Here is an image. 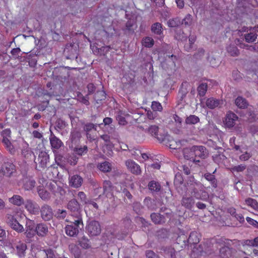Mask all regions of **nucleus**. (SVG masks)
I'll list each match as a JSON object with an SVG mask.
<instances>
[{"mask_svg": "<svg viewBox=\"0 0 258 258\" xmlns=\"http://www.w3.org/2000/svg\"><path fill=\"white\" fill-rule=\"evenodd\" d=\"M147 131L152 136L156 138L158 141L166 146H169L171 149H176L180 147V141L175 142V145H174L173 140H171V137L168 134H160L158 135L159 127L156 125H151Z\"/></svg>", "mask_w": 258, "mask_h": 258, "instance_id": "nucleus-1", "label": "nucleus"}, {"mask_svg": "<svg viewBox=\"0 0 258 258\" xmlns=\"http://www.w3.org/2000/svg\"><path fill=\"white\" fill-rule=\"evenodd\" d=\"M7 224L12 229L18 233H22L24 231L23 226L20 224L15 217L11 214H7L6 216Z\"/></svg>", "mask_w": 258, "mask_h": 258, "instance_id": "nucleus-2", "label": "nucleus"}, {"mask_svg": "<svg viewBox=\"0 0 258 258\" xmlns=\"http://www.w3.org/2000/svg\"><path fill=\"white\" fill-rule=\"evenodd\" d=\"M36 224L34 221L28 219L26 223L25 232L24 234L27 238V240L29 242L31 241V239L34 238L36 234Z\"/></svg>", "mask_w": 258, "mask_h": 258, "instance_id": "nucleus-3", "label": "nucleus"}, {"mask_svg": "<svg viewBox=\"0 0 258 258\" xmlns=\"http://www.w3.org/2000/svg\"><path fill=\"white\" fill-rule=\"evenodd\" d=\"M86 228L88 234L92 236L99 235L101 231V228L99 223L95 220L89 221Z\"/></svg>", "mask_w": 258, "mask_h": 258, "instance_id": "nucleus-4", "label": "nucleus"}, {"mask_svg": "<svg viewBox=\"0 0 258 258\" xmlns=\"http://www.w3.org/2000/svg\"><path fill=\"white\" fill-rule=\"evenodd\" d=\"M67 208L71 216L82 215L81 205L76 199L70 200L68 203Z\"/></svg>", "mask_w": 258, "mask_h": 258, "instance_id": "nucleus-5", "label": "nucleus"}, {"mask_svg": "<svg viewBox=\"0 0 258 258\" xmlns=\"http://www.w3.org/2000/svg\"><path fill=\"white\" fill-rule=\"evenodd\" d=\"M63 54L67 59H75L78 61V49L76 46L72 44H67L63 50Z\"/></svg>", "mask_w": 258, "mask_h": 258, "instance_id": "nucleus-6", "label": "nucleus"}, {"mask_svg": "<svg viewBox=\"0 0 258 258\" xmlns=\"http://www.w3.org/2000/svg\"><path fill=\"white\" fill-rule=\"evenodd\" d=\"M15 171V166L12 163L5 162L0 169V176L10 177Z\"/></svg>", "mask_w": 258, "mask_h": 258, "instance_id": "nucleus-7", "label": "nucleus"}, {"mask_svg": "<svg viewBox=\"0 0 258 258\" xmlns=\"http://www.w3.org/2000/svg\"><path fill=\"white\" fill-rule=\"evenodd\" d=\"M41 216L45 221H49L53 218V213L51 207L47 204L43 205L40 209Z\"/></svg>", "mask_w": 258, "mask_h": 258, "instance_id": "nucleus-8", "label": "nucleus"}, {"mask_svg": "<svg viewBox=\"0 0 258 258\" xmlns=\"http://www.w3.org/2000/svg\"><path fill=\"white\" fill-rule=\"evenodd\" d=\"M25 207L30 214L33 215L38 214L40 209L37 203L30 199L26 201Z\"/></svg>", "mask_w": 258, "mask_h": 258, "instance_id": "nucleus-9", "label": "nucleus"}, {"mask_svg": "<svg viewBox=\"0 0 258 258\" xmlns=\"http://www.w3.org/2000/svg\"><path fill=\"white\" fill-rule=\"evenodd\" d=\"M71 217L72 218L69 220H66V221L70 222L71 223L70 225L73 227L82 230L84 228L82 215H81Z\"/></svg>", "mask_w": 258, "mask_h": 258, "instance_id": "nucleus-10", "label": "nucleus"}, {"mask_svg": "<svg viewBox=\"0 0 258 258\" xmlns=\"http://www.w3.org/2000/svg\"><path fill=\"white\" fill-rule=\"evenodd\" d=\"M192 150L194 151L195 156L205 159L209 155L208 150L203 146H193Z\"/></svg>", "mask_w": 258, "mask_h": 258, "instance_id": "nucleus-11", "label": "nucleus"}, {"mask_svg": "<svg viewBox=\"0 0 258 258\" xmlns=\"http://www.w3.org/2000/svg\"><path fill=\"white\" fill-rule=\"evenodd\" d=\"M36 234L41 237H46L48 234V228L46 224L40 223L36 224Z\"/></svg>", "mask_w": 258, "mask_h": 258, "instance_id": "nucleus-12", "label": "nucleus"}, {"mask_svg": "<svg viewBox=\"0 0 258 258\" xmlns=\"http://www.w3.org/2000/svg\"><path fill=\"white\" fill-rule=\"evenodd\" d=\"M217 150L218 151L215 152L212 156V158L215 163L219 164L225 161L227 158L223 154L224 149L221 147H218Z\"/></svg>", "mask_w": 258, "mask_h": 258, "instance_id": "nucleus-13", "label": "nucleus"}, {"mask_svg": "<svg viewBox=\"0 0 258 258\" xmlns=\"http://www.w3.org/2000/svg\"><path fill=\"white\" fill-rule=\"evenodd\" d=\"M49 155L45 152H41L38 156L37 161L39 166L41 168H45L47 167V164L49 161Z\"/></svg>", "mask_w": 258, "mask_h": 258, "instance_id": "nucleus-14", "label": "nucleus"}, {"mask_svg": "<svg viewBox=\"0 0 258 258\" xmlns=\"http://www.w3.org/2000/svg\"><path fill=\"white\" fill-rule=\"evenodd\" d=\"M125 165L132 173L135 174H140L141 172L140 167L132 160H128L125 162Z\"/></svg>", "mask_w": 258, "mask_h": 258, "instance_id": "nucleus-15", "label": "nucleus"}, {"mask_svg": "<svg viewBox=\"0 0 258 258\" xmlns=\"http://www.w3.org/2000/svg\"><path fill=\"white\" fill-rule=\"evenodd\" d=\"M83 178L78 174L72 176L69 179V184L74 188L80 187L83 183Z\"/></svg>", "mask_w": 258, "mask_h": 258, "instance_id": "nucleus-16", "label": "nucleus"}, {"mask_svg": "<svg viewBox=\"0 0 258 258\" xmlns=\"http://www.w3.org/2000/svg\"><path fill=\"white\" fill-rule=\"evenodd\" d=\"M238 119L237 116L232 112L227 114L225 120V125L229 128L233 127L235 124V121Z\"/></svg>", "mask_w": 258, "mask_h": 258, "instance_id": "nucleus-17", "label": "nucleus"}, {"mask_svg": "<svg viewBox=\"0 0 258 258\" xmlns=\"http://www.w3.org/2000/svg\"><path fill=\"white\" fill-rule=\"evenodd\" d=\"M194 197L199 201H203L209 199L208 194L204 190H198L195 188L192 192Z\"/></svg>", "mask_w": 258, "mask_h": 258, "instance_id": "nucleus-18", "label": "nucleus"}, {"mask_svg": "<svg viewBox=\"0 0 258 258\" xmlns=\"http://www.w3.org/2000/svg\"><path fill=\"white\" fill-rule=\"evenodd\" d=\"M50 132L51 134L49 139L51 147L53 149H59L63 146V143L60 139L57 138L51 131Z\"/></svg>", "mask_w": 258, "mask_h": 258, "instance_id": "nucleus-19", "label": "nucleus"}, {"mask_svg": "<svg viewBox=\"0 0 258 258\" xmlns=\"http://www.w3.org/2000/svg\"><path fill=\"white\" fill-rule=\"evenodd\" d=\"M152 221L157 225H162L166 223L164 217L159 213H152L150 215Z\"/></svg>", "mask_w": 258, "mask_h": 258, "instance_id": "nucleus-20", "label": "nucleus"}, {"mask_svg": "<svg viewBox=\"0 0 258 258\" xmlns=\"http://www.w3.org/2000/svg\"><path fill=\"white\" fill-rule=\"evenodd\" d=\"M204 252L206 254H211L217 250V247L214 246L212 241H207L203 243Z\"/></svg>", "mask_w": 258, "mask_h": 258, "instance_id": "nucleus-21", "label": "nucleus"}, {"mask_svg": "<svg viewBox=\"0 0 258 258\" xmlns=\"http://www.w3.org/2000/svg\"><path fill=\"white\" fill-rule=\"evenodd\" d=\"M181 205L187 209H191L195 202L192 197H183L181 200Z\"/></svg>", "mask_w": 258, "mask_h": 258, "instance_id": "nucleus-22", "label": "nucleus"}, {"mask_svg": "<svg viewBox=\"0 0 258 258\" xmlns=\"http://www.w3.org/2000/svg\"><path fill=\"white\" fill-rule=\"evenodd\" d=\"M168 57V59H166L161 63L162 68L165 70H168L170 67L175 65V62L174 60L177 59L176 56L173 54L169 55Z\"/></svg>", "mask_w": 258, "mask_h": 258, "instance_id": "nucleus-23", "label": "nucleus"}, {"mask_svg": "<svg viewBox=\"0 0 258 258\" xmlns=\"http://www.w3.org/2000/svg\"><path fill=\"white\" fill-rule=\"evenodd\" d=\"M64 229L66 234L70 237L77 236L79 232L81 231L71 225H67Z\"/></svg>", "mask_w": 258, "mask_h": 258, "instance_id": "nucleus-24", "label": "nucleus"}, {"mask_svg": "<svg viewBox=\"0 0 258 258\" xmlns=\"http://www.w3.org/2000/svg\"><path fill=\"white\" fill-rule=\"evenodd\" d=\"M135 22L134 20L129 19L126 23L125 26L122 29L126 35L132 34L134 33L133 26Z\"/></svg>", "mask_w": 258, "mask_h": 258, "instance_id": "nucleus-25", "label": "nucleus"}, {"mask_svg": "<svg viewBox=\"0 0 258 258\" xmlns=\"http://www.w3.org/2000/svg\"><path fill=\"white\" fill-rule=\"evenodd\" d=\"M188 36L184 33L182 29L180 28H177L175 30L174 38L178 41H186Z\"/></svg>", "mask_w": 258, "mask_h": 258, "instance_id": "nucleus-26", "label": "nucleus"}, {"mask_svg": "<svg viewBox=\"0 0 258 258\" xmlns=\"http://www.w3.org/2000/svg\"><path fill=\"white\" fill-rule=\"evenodd\" d=\"M151 30L154 34L161 36L163 31L162 25L159 22L154 23L151 25Z\"/></svg>", "mask_w": 258, "mask_h": 258, "instance_id": "nucleus-27", "label": "nucleus"}, {"mask_svg": "<svg viewBox=\"0 0 258 258\" xmlns=\"http://www.w3.org/2000/svg\"><path fill=\"white\" fill-rule=\"evenodd\" d=\"M159 213L163 215L166 221L170 220L172 217V212L171 210L166 207H162L159 210Z\"/></svg>", "mask_w": 258, "mask_h": 258, "instance_id": "nucleus-28", "label": "nucleus"}, {"mask_svg": "<svg viewBox=\"0 0 258 258\" xmlns=\"http://www.w3.org/2000/svg\"><path fill=\"white\" fill-rule=\"evenodd\" d=\"M9 202L17 206H20L25 203L23 198L17 195H14L12 198H10Z\"/></svg>", "mask_w": 258, "mask_h": 258, "instance_id": "nucleus-29", "label": "nucleus"}, {"mask_svg": "<svg viewBox=\"0 0 258 258\" xmlns=\"http://www.w3.org/2000/svg\"><path fill=\"white\" fill-rule=\"evenodd\" d=\"M236 105L240 109L247 108L248 103L247 100L241 96H238L235 100Z\"/></svg>", "mask_w": 258, "mask_h": 258, "instance_id": "nucleus-30", "label": "nucleus"}, {"mask_svg": "<svg viewBox=\"0 0 258 258\" xmlns=\"http://www.w3.org/2000/svg\"><path fill=\"white\" fill-rule=\"evenodd\" d=\"M180 25L184 27L190 26L192 23V16L189 14H187L183 19H180Z\"/></svg>", "mask_w": 258, "mask_h": 258, "instance_id": "nucleus-31", "label": "nucleus"}, {"mask_svg": "<svg viewBox=\"0 0 258 258\" xmlns=\"http://www.w3.org/2000/svg\"><path fill=\"white\" fill-rule=\"evenodd\" d=\"M221 101L215 99L213 98H209L207 100L206 104L207 106L210 109H214L220 104Z\"/></svg>", "mask_w": 258, "mask_h": 258, "instance_id": "nucleus-32", "label": "nucleus"}, {"mask_svg": "<svg viewBox=\"0 0 258 258\" xmlns=\"http://www.w3.org/2000/svg\"><path fill=\"white\" fill-rule=\"evenodd\" d=\"M176 243L180 245L182 248L185 247L187 246V236L183 233L180 234L177 237Z\"/></svg>", "mask_w": 258, "mask_h": 258, "instance_id": "nucleus-33", "label": "nucleus"}, {"mask_svg": "<svg viewBox=\"0 0 258 258\" xmlns=\"http://www.w3.org/2000/svg\"><path fill=\"white\" fill-rule=\"evenodd\" d=\"M17 253L19 257H24L25 251L27 249V245L25 243H20L16 246Z\"/></svg>", "mask_w": 258, "mask_h": 258, "instance_id": "nucleus-34", "label": "nucleus"}, {"mask_svg": "<svg viewBox=\"0 0 258 258\" xmlns=\"http://www.w3.org/2000/svg\"><path fill=\"white\" fill-rule=\"evenodd\" d=\"M149 189L155 192H158L161 190V185L155 180H152L148 184Z\"/></svg>", "mask_w": 258, "mask_h": 258, "instance_id": "nucleus-35", "label": "nucleus"}, {"mask_svg": "<svg viewBox=\"0 0 258 258\" xmlns=\"http://www.w3.org/2000/svg\"><path fill=\"white\" fill-rule=\"evenodd\" d=\"M103 193L107 195L111 192L113 186L109 180H105L103 183Z\"/></svg>", "mask_w": 258, "mask_h": 258, "instance_id": "nucleus-36", "label": "nucleus"}, {"mask_svg": "<svg viewBox=\"0 0 258 258\" xmlns=\"http://www.w3.org/2000/svg\"><path fill=\"white\" fill-rule=\"evenodd\" d=\"M207 59L211 67H215L218 66L219 60L216 58L213 52L208 54Z\"/></svg>", "mask_w": 258, "mask_h": 258, "instance_id": "nucleus-37", "label": "nucleus"}, {"mask_svg": "<svg viewBox=\"0 0 258 258\" xmlns=\"http://www.w3.org/2000/svg\"><path fill=\"white\" fill-rule=\"evenodd\" d=\"M38 193L40 198L44 201H48L50 198L49 193L45 189L42 188H38Z\"/></svg>", "mask_w": 258, "mask_h": 258, "instance_id": "nucleus-38", "label": "nucleus"}, {"mask_svg": "<svg viewBox=\"0 0 258 258\" xmlns=\"http://www.w3.org/2000/svg\"><path fill=\"white\" fill-rule=\"evenodd\" d=\"M106 98L105 92L102 91H97L94 95V99L97 103H99V102L104 100Z\"/></svg>", "mask_w": 258, "mask_h": 258, "instance_id": "nucleus-39", "label": "nucleus"}, {"mask_svg": "<svg viewBox=\"0 0 258 258\" xmlns=\"http://www.w3.org/2000/svg\"><path fill=\"white\" fill-rule=\"evenodd\" d=\"M196 207L200 210H204L210 205V200L199 201L195 203Z\"/></svg>", "mask_w": 258, "mask_h": 258, "instance_id": "nucleus-40", "label": "nucleus"}, {"mask_svg": "<svg viewBox=\"0 0 258 258\" xmlns=\"http://www.w3.org/2000/svg\"><path fill=\"white\" fill-rule=\"evenodd\" d=\"M258 34L256 33V29L254 31L250 32L245 35V41L247 42L250 43L254 42L256 39Z\"/></svg>", "mask_w": 258, "mask_h": 258, "instance_id": "nucleus-41", "label": "nucleus"}, {"mask_svg": "<svg viewBox=\"0 0 258 258\" xmlns=\"http://www.w3.org/2000/svg\"><path fill=\"white\" fill-rule=\"evenodd\" d=\"M192 150V146L190 148H185L183 149L182 152L184 157L187 160H189L195 156L194 151Z\"/></svg>", "mask_w": 258, "mask_h": 258, "instance_id": "nucleus-42", "label": "nucleus"}, {"mask_svg": "<svg viewBox=\"0 0 258 258\" xmlns=\"http://www.w3.org/2000/svg\"><path fill=\"white\" fill-rule=\"evenodd\" d=\"M200 121V118L198 116L195 115H190L187 116L185 120V122L187 124H195Z\"/></svg>", "mask_w": 258, "mask_h": 258, "instance_id": "nucleus-43", "label": "nucleus"}, {"mask_svg": "<svg viewBox=\"0 0 258 258\" xmlns=\"http://www.w3.org/2000/svg\"><path fill=\"white\" fill-rule=\"evenodd\" d=\"M180 19L178 17H176L169 20L167 22V25L169 27H177L180 25Z\"/></svg>", "mask_w": 258, "mask_h": 258, "instance_id": "nucleus-44", "label": "nucleus"}, {"mask_svg": "<svg viewBox=\"0 0 258 258\" xmlns=\"http://www.w3.org/2000/svg\"><path fill=\"white\" fill-rule=\"evenodd\" d=\"M204 176L207 180L211 182L213 187L214 188L217 187V180L216 179L215 175L210 173H207L205 174Z\"/></svg>", "mask_w": 258, "mask_h": 258, "instance_id": "nucleus-45", "label": "nucleus"}, {"mask_svg": "<svg viewBox=\"0 0 258 258\" xmlns=\"http://www.w3.org/2000/svg\"><path fill=\"white\" fill-rule=\"evenodd\" d=\"M230 254V250L228 247L225 246L220 248V256L221 258H228Z\"/></svg>", "mask_w": 258, "mask_h": 258, "instance_id": "nucleus-46", "label": "nucleus"}, {"mask_svg": "<svg viewBox=\"0 0 258 258\" xmlns=\"http://www.w3.org/2000/svg\"><path fill=\"white\" fill-rule=\"evenodd\" d=\"M35 181L31 178L27 179L24 182V187L25 189L31 190L35 186Z\"/></svg>", "mask_w": 258, "mask_h": 258, "instance_id": "nucleus-47", "label": "nucleus"}, {"mask_svg": "<svg viewBox=\"0 0 258 258\" xmlns=\"http://www.w3.org/2000/svg\"><path fill=\"white\" fill-rule=\"evenodd\" d=\"M156 236L159 239H163L168 237V232L166 229L161 228L156 232Z\"/></svg>", "mask_w": 258, "mask_h": 258, "instance_id": "nucleus-48", "label": "nucleus"}, {"mask_svg": "<svg viewBox=\"0 0 258 258\" xmlns=\"http://www.w3.org/2000/svg\"><path fill=\"white\" fill-rule=\"evenodd\" d=\"M88 147L84 146L83 147L77 148L75 147L74 149V154L77 156H82L84 154H86L88 152Z\"/></svg>", "mask_w": 258, "mask_h": 258, "instance_id": "nucleus-49", "label": "nucleus"}, {"mask_svg": "<svg viewBox=\"0 0 258 258\" xmlns=\"http://www.w3.org/2000/svg\"><path fill=\"white\" fill-rule=\"evenodd\" d=\"M70 250L74 255L76 258L79 257L81 255V252L80 248L75 244L70 245L69 246Z\"/></svg>", "mask_w": 258, "mask_h": 258, "instance_id": "nucleus-50", "label": "nucleus"}, {"mask_svg": "<svg viewBox=\"0 0 258 258\" xmlns=\"http://www.w3.org/2000/svg\"><path fill=\"white\" fill-rule=\"evenodd\" d=\"M142 43L145 47H151L154 44V41L151 37H146L143 39Z\"/></svg>", "mask_w": 258, "mask_h": 258, "instance_id": "nucleus-51", "label": "nucleus"}, {"mask_svg": "<svg viewBox=\"0 0 258 258\" xmlns=\"http://www.w3.org/2000/svg\"><path fill=\"white\" fill-rule=\"evenodd\" d=\"M96 124H94L93 123L88 122L84 124L83 127V130L86 132L87 136L88 137L89 135V132H90L92 130H94L96 131Z\"/></svg>", "mask_w": 258, "mask_h": 258, "instance_id": "nucleus-52", "label": "nucleus"}, {"mask_svg": "<svg viewBox=\"0 0 258 258\" xmlns=\"http://www.w3.org/2000/svg\"><path fill=\"white\" fill-rule=\"evenodd\" d=\"M79 243L80 246L85 249H88L91 247L89 240L85 236H83L79 241Z\"/></svg>", "mask_w": 258, "mask_h": 258, "instance_id": "nucleus-53", "label": "nucleus"}, {"mask_svg": "<svg viewBox=\"0 0 258 258\" xmlns=\"http://www.w3.org/2000/svg\"><path fill=\"white\" fill-rule=\"evenodd\" d=\"M99 169L104 172H108L111 170V165L108 162L105 161L100 164Z\"/></svg>", "mask_w": 258, "mask_h": 258, "instance_id": "nucleus-54", "label": "nucleus"}, {"mask_svg": "<svg viewBox=\"0 0 258 258\" xmlns=\"http://www.w3.org/2000/svg\"><path fill=\"white\" fill-rule=\"evenodd\" d=\"M228 52L232 56H238L239 54V50L234 45H230L227 47Z\"/></svg>", "mask_w": 258, "mask_h": 258, "instance_id": "nucleus-55", "label": "nucleus"}, {"mask_svg": "<svg viewBox=\"0 0 258 258\" xmlns=\"http://www.w3.org/2000/svg\"><path fill=\"white\" fill-rule=\"evenodd\" d=\"M207 84L206 83L201 84L197 88L198 94L200 96H204L207 91Z\"/></svg>", "mask_w": 258, "mask_h": 258, "instance_id": "nucleus-56", "label": "nucleus"}, {"mask_svg": "<svg viewBox=\"0 0 258 258\" xmlns=\"http://www.w3.org/2000/svg\"><path fill=\"white\" fill-rule=\"evenodd\" d=\"M2 142L6 146L7 149L11 153H13L15 152V150L13 148V146L12 145L11 142L8 138H5L3 139Z\"/></svg>", "mask_w": 258, "mask_h": 258, "instance_id": "nucleus-57", "label": "nucleus"}, {"mask_svg": "<svg viewBox=\"0 0 258 258\" xmlns=\"http://www.w3.org/2000/svg\"><path fill=\"white\" fill-rule=\"evenodd\" d=\"M245 203L256 210H258V203L257 201L251 198H248L245 201Z\"/></svg>", "mask_w": 258, "mask_h": 258, "instance_id": "nucleus-58", "label": "nucleus"}, {"mask_svg": "<svg viewBox=\"0 0 258 258\" xmlns=\"http://www.w3.org/2000/svg\"><path fill=\"white\" fill-rule=\"evenodd\" d=\"M122 224L123 226L127 229L130 228L132 226V220L131 219L130 214H127L126 216L122 219Z\"/></svg>", "mask_w": 258, "mask_h": 258, "instance_id": "nucleus-59", "label": "nucleus"}, {"mask_svg": "<svg viewBox=\"0 0 258 258\" xmlns=\"http://www.w3.org/2000/svg\"><path fill=\"white\" fill-rule=\"evenodd\" d=\"M78 100L81 103L85 104L86 105H89L90 104L89 99V95L87 94L86 96H83L81 93H79L78 95Z\"/></svg>", "mask_w": 258, "mask_h": 258, "instance_id": "nucleus-60", "label": "nucleus"}, {"mask_svg": "<svg viewBox=\"0 0 258 258\" xmlns=\"http://www.w3.org/2000/svg\"><path fill=\"white\" fill-rule=\"evenodd\" d=\"M199 240L197 238L196 234L194 233H191L188 237H187V246L190 244H197Z\"/></svg>", "mask_w": 258, "mask_h": 258, "instance_id": "nucleus-61", "label": "nucleus"}, {"mask_svg": "<svg viewBox=\"0 0 258 258\" xmlns=\"http://www.w3.org/2000/svg\"><path fill=\"white\" fill-rule=\"evenodd\" d=\"M143 206L139 202H135L133 204V210L138 215H141L142 212Z\"/></svg>", "mask_w": 258, "mask_h": 258, "instance_id": "nucleus-62", "label": "nucleus"}, {"mask_svg": "<svg viewBox=\"0 0 258 258\" xmlns=\"http://www.w3.org/2000/svg\"><path fill=\"white\" fill-rule=\"evenodd\" d=\"M214 246H220L221 247H225V242L222 238L213 239L212 240ZM218 247H217V249Z\"/></svg>", "mask_w": 258, "mask_h": 258, "instance_id": "nucleus-63", "label": "nucleus"}, {"mask_svg": "<svg viewBox=\"0 0 258 258\" xmlns=\"http://www.w3.org/2000/svg\"><path fill=\"white\" fill-rule=\"evenodd\" d=\"M79 158L75 154L70 156L68 159V163L73 166H75L78 163Z\"/></svg>", "mask_w": 258, "mask_h": 258, "instance_id": "nucleus-64", "label": "nucleus"}]
</instances>
